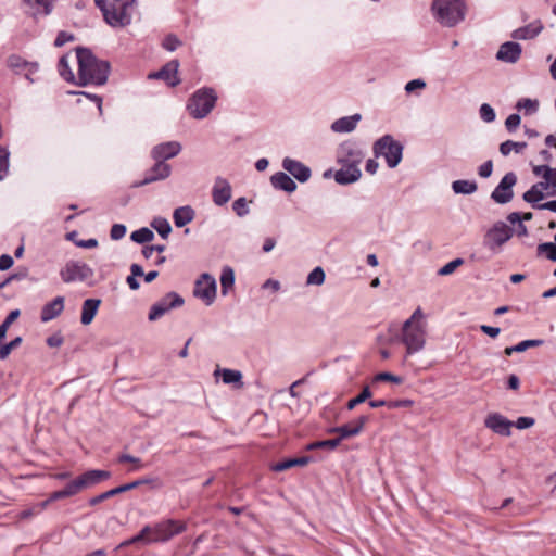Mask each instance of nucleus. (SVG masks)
Returning <instances> with one entry per match:
<instances>
[{"label":"nucleus","instance_id":"680f3d73","mask_svg":"<svg viewBox=\"0 0 556 556\" xmlns=\"http://www.w3.org/2000/svg\"><path fill=\"white\" fill-rule=\"evenodd\" d=\"M493 172V163L492 161H486L481 164L478 168V174L482 178H489Z\"/></svg>","mask_w":556,"mask_h":556},{"label":"nucleus","instance_id":"f257e3e1","mask_svg":"<svg viewBox=\"0 0 556 556\" xmlns=\"http://www.w3.org/2000/svg\"><path fill=\"white\" fill-rule=\"evenodd\" d=\"M186 529L187 525L184 521L163 519L154 525H146L138 534L123 541L117 548L127 547L138 543L143 545L166 543L174 536L185 532Z\"/></svg>","mask_w":556,"mask_h":556},{"label":"nucleus","instance_id":"0e129e2a","mask_svg":"<svg viewBox=\"0 0 556 556\" xmlns=\"http://www.w3.org/2000/svg\"><path fill=\"white\" fill-rule=\"evenodd\" d=\"M426 87V83L425 80L422 79H413L410 81H408L406 85H405V91L410 93L417 89H424Z\"/></svg>","mask_w":556,"mask_h":556},{"label":"nucleus","instance_id":"473e14b6","mask_svg":"<svg viewBox=\"0 0 556 556\" xmlns=\"http://www.w3.org/2000/svg\"><path fill=\"white\" fill-rule=\"evenodd\" d=\"M312 462V458L309 456H302V457H295V458H290V459H286L283 462H279L277 464H275L273 466V470L275 471H285L291 467H294V466H306L307 464H309Z\"/></svg>","mask_w":556,"mask_h":556},{"label":"nucleus","instance_id":"49530a36","mask_svg":"<svg viewBox=\"0 0 556 556\" xmlns=\"http://www.w3.org/2000/svg\"><path fill=\"white\" fill-rule=\"evenodd\" d=\"M9 151L5 148L0 147V181L7 176L9 172Z\"/></svg>","mask_w":556,"mask_h":556},{"label":"nucleus","instance_id":"3c124183","mask_svg":"<svg viewBox=\"0 0 556 556\" xmlns=\"http://www.w3.org/2000/svg\"><path fill=\"white\" fill-rule=\"evenodd\" d=\"M543 344V340L540 339H530V340H523L516 344L517 353H521L527 351L530 348H536L541 346Z\"/></svg>","mask_w":556,"mask_h":556},{"label":"nucleus","instance_id":"0eeeda50","mask_svg":"<svg viewBox=\"0 0 556 556\" xmlns=\"http://www.w3.org/2000/svg\"><path fill=\"white\" fill-rule=\"evenodd\" d=\"M217 94L212 88H201L190 98L187 109L195 119L206 117L214 109Z\"/></svg>","mask_w":556,"mask_h":556},{"label":"nucleus","instance_id":"de8ad7c7","mask_svg":"<svg viewBox=\"0 0 556 556\" xmlns=\"http://www.w3.org/2000/svg\"><path fill=\"white\" fill-rule=\"evenodd\" d=\"M463 264H464V260L463 258H459V257L455 258V260L448 262L447 264H445L444 266H442L439 269L438 274L440 276L451 275V274H453L456 270V268H458Z\"/></svg>","mask_w":556,"mask_h":556},{"label":"nucleus","instance_id":"6e6552de","mask_svg":"<svg viewBox=\"0 0 556 556\" xmlns=\"http://www.w3.org/2000/svg\"><path fill=\"white\" fill-rule=\"evenodd\" d=\"M184 299L176 292H168L160 301L154 303L149 312L148 319L156 321L173 308L182 306Z\"/></svg>","mask_w":556,"mask_h":556},{"label":"nucleus","instance_id":"79ce46f5","mask_svg":"<svg viewBox=\"0 0 556 556\" xmlns=\"http://www.w3.org/2000/svg\"><path fill=\"white\" fill-rule=\"evenodd\" d=\"M340 439H330V440H324V441H316L307 445V450H316V448H328V450H334L340 444Z\"/></svg>","mask_w":556,"mask_h":556},{"label":"nucleus","instance_id":"7ed1b4c3","mask_svg":"<svg viewBox=\"0 0 556 556\" xmlns=\"http://www.w3.org/2000/svg\"><path fill=\"white\" fill-rule=\"evenodd\" d=\"M104 21L112 27H125L137 11L136 0H94Z\"/></svg>","mask_w":556,"mask_h":556},{"label":"nucleus","instance_id":"e2e57ef3","mask_svg":"<svg viewBox=\"0 0 556 556\" xmlns=\"http://www.w3.org/2000/svg\"><path fill=\"white\" fill-rule=\"evenodd\" d=\"M74 36L72 34H68L66 31H60L59 35L55 38L54 46L55 47H62L66 42L73 41Z\"/></svg>","mask_w":556,"mask_h":556},{"label":"nucleus","instance_id":"a878e982","mask_svg":"<svg viewBox=\"0 0 556 556\" xmlns=\"http://www.w3.org/2000/svg\"><path fill=\"white\" fill-rule=\"evenodd\" d=\"M361 119L362 115L359 113L341 117L331 124V130L339 134L351 132L356 128Z\"/></svg>","mask_w":556,"mask_h":556},{"label":"nucleus","instance_id":"b1692460","mask_svg":"<svg viewBox=\"0 0 556 556\" xmlns=\"http://www.w3.org/2000/svg\"><path fill=\"white\" fill-rule=\"evenodd\" d=\"M219 376L225 384H231L237 389H241L243 387V376L240 370L217 367L214 371V377L217 378Z\"/></svg>","mask_w":556,"mask_h":556},{"label":"nucleus","instance_id":"2eb2a0df","mask_svg":"<svg viewBox=\"0 0 556 556\" xmlns=\"http://www.w3.org/2000/svg\"><path fill=\"white\" fill-rule=\"evenodd\" d=\"M484 426L491 429L496 434L509 437L511 433L510 429L514 426V422L498 413H491L486 416L484 420Z\"/></svg>","mask_w":556,"mask_h":556},{"label":"nucleus","instance_id":"f8f14e48","mask_svg":"<svg viewBox=\"0 0 556 556\" xmlns=\"http://www.w3.org/2000/svg\"><path fill=\"white\" fill-rule=\"evenodd\" d=\"M517 182V176L515 173H507L497 187L493 190L491 198L498 204H506L511 201L514 197L513 187Z\"/></svg>","mask_w":556,"mask_h":556},{"label":"nucleus","instance_id":"9b49d317","mask_svg":"<svg viewBox=\"0 0 556 556\" xmlns=\"http://www.w3.org/2000/svg\"><path fill=\"white\" fill-rule=\"evenodd\" d=\"M216 280L210 274H202L195 281L193 294L206 305H211L216 298Z\"/></svg>","mask_w":556,"mask_h":556},{"label":"nucleus","instance_id":"603ef678","mask_svg":"<svg viewBox=\"0 0 556 556\" xmlns=\"http://www.w3.org/2000/svg\"><path fill=\"white\" fill-rule=\"evenodd\" d=\"M117 494L118 493L116 491V488L111 489V490H109L106 492H103V493H101V494H99L97 496L91 497L89 500V505L96 506V505L100 504L101 502H103V501H105V500H108V498H110V497H112L114 495H117Z\"/></svg>","mask_w":556,"mask_h":556},{"label":"nucleus","instance_id":"72a5a7b5","mask_svg":"<svg viewBox=\"0 0 556 556\" xmlns=\"http://www.w3.org/2000/svg\"><path fill=\"white\" fill-rule=\"evenodd\" d=\"M477 189L478 186L473 180L459 179L452 182V190L456 194H472Z\"/></svg>","mask_w":556,"mask_h":556},{"label":"nucleus","instance_id":"6e6d98bb","mask_svg":"<svg viewBox=\"0 0 556 556\" xmlns=\"http://www.w3.org/2000/svg\"><path fill=\"white\" fill-rule=\"evenodd\" d=\"M83 490V486L79 482V479L76 478L75 480L71 481L65 488H64V491H65V494L67 497L70 496H73L75 494H77L78 492H80Z\"/></svg>","mask_w":556,"mask_h":556},{"label":"nucleus","instance_id":"412c9836","mask_svg":"<svg viewBox=\"0 0 556 556\" xmlns=\"http://www.w3.org/2000/svg\"><path fill=\"white\" fill-rule=\"evenodd\" d=\"M179 63L174 60L165 64L159 72L149 74V78L163 79L168 86L174 87L179 84L177 77Z\"/></svg>","mask_w":556,"mask_h":556},{"label":"nucleus","instance_id":"4d7b16f0","mask_svg":"<svg viewBox=\"0 0 556 556\" xmlns=\"http://www.w3.org/2000/svg\"><path fill=\"white\" fill-rule=\"evenodd\" d=\"M520 122H521V118L518 114H510L505 121L506 129L509 132L515 131L518 128V126L520 125Z\"/></svg>","mask_w":556,"mask_h":556},{"label":"nucleus","instance_id":"ddd939ff","mask_svg":"<svg viewBox=\"0 0 556 556\" xmlns=\"http://www.w3.org/2000/svg\"><path fill=\"white\" fill-rule=\"evenodd\" d=\"M513 236L511 229L504 223L495 224L485 235L484 245L491 250L500 248Z\"/></svg>","mask_w":556,"mask_h":556},{"label":"nucleus","instance_id":"5fc2aeb1","mask_svg":"<svg viewBox=\"0 0 556 556\" xmlns=\"http://www.w3.org/2000/svg\"><path fill=\"white\" fill-rule=\"evenodd\" d=\"M180 45V40L174 35H168L163 40V47L167 51H175Z\"/></svg>","mask_w":556,"mask_h":556},{"label":"nucleus","instance_id":"39448f33","mask_svg":"<svg viewBox=\"0 0 556 556\" xmlns=\"http://www.w3.org/2000/svg\"><path fill=\"white\" fill-rule=\"evenodd\" d=\"M431 10L435 20L445 27H454L466 15L464 0H433Z\"/></svg>","mask_w":556,"mask_h":556},{"label":"nucleus","instance_id":"20e7f679","mask_svg":"<svg viewBox=\"0 0 556 556\" xmlns=\"http://www.w3.org/2000/svg\"><path fill=\"white\" fill-rule=\"evenodd\" d=\"M424 317L422 311L417 308L402 326V342L406 346L407 355L420 352L426 345L427 331Z\"/></svg>","mask_w":556,"mask_h":556},{"label":"nucleus","instance_id":"f03ea898","mask_svg":"<svg viewBox=\"0 0 556 556\" xmlns=\"http://www.w3.org/2000/svg\"><path fill=\"white\" fill-rule=\"evenodd\" d=\"M76 58L78 62L79 85H104L106 83L110 72V64L106 61L98 60L86 48H77Z\"/></svg>","mask_w":556,"mask_h":556},{"label":"nucleus","instance_id":"4468645a","mask_svg":"<svg viewBox=\"0 0 556 556\" xmlns=\"http://www.w3.org/2000/svg\"><path fill=\"white\" fill-rule=\"evenodd\" d=\"M155 164L144 173V178L135 184V187L146 186L155 181L164 180L172 174V166L166 162L154 160Z\"/></svg>","mask_w":556,"mask_h":556},{"label":"nucleus","instance_id":"9d476101","mask_svg":"<svg viewBox=\"0 0 556 556\" xmlns=\"http://www.w3.org/2000/svg\"><path fill=\"white\" fill-rule=\"evenodd\" d=\"M365 157L362 148L354 141L348 140L342 142L337 150L338 164L361 165Z\"/></svg>","mask_w":556,"mask_h":556},{"label":"nucleus","instance_id":"f3484780","mask_svg":"<svg viewBox=\"0 0 556 556\" xmlns=\"http://www.w3.org/2000/svg\"><path fill=\"white\" fill-rule=\"evenodd\" d=\"M367 421H368L367 416H359L358 418L354 419L353 421H351L346 425L331 428L329 430V432L338 433L339 434L338 439H340V442H341L343 439H348V438L355 437V435L359 434Z\"/></svg>","mask_w":556,"mask_h":556},{"label":"nucleus","instance_id":"c9c22d12","mask_svg":"<svg viewBox=\"0 0 556 556\" xmlns=\"http://www.w3.org/2000/svg\"><path fill=\"white\" fill-rule=\"evenodd\" d=\"M235 283V271L231 267H224L220 276L222 293L225 295Z\"/></svg>","mask_w":556,"mask_h":556},{"label":"nucleus","instance_id":"393cba45","mask_svg":"<svg viewBox=\"0 0 556 556\" xmlns=\"http://www.w3.org/2000/svg\"><path fill=\"white\" fill-rule=\"evenodd\" d=\"M543 30L541 21H534L523 27H519L511 33L515 40H528L536 37Z\"/></svg>","mask_w":556,"mask_h":556},{"label":"nucleus","instance_id":"c85d7f7f","mask_svg":"<svg viewBox=\"0 0 556 556\" xmlns=\"http://www.w3.org/2000/svg\"><path fill=\"white\" fill-rule=\"evenodd\" d=\"M195 212L190 205L177 207L173 213V219L176 227L181 228L194 219Z\"/></svg>","mask_w":556,"mask_h":556},{"label":"nucleus","instance_id":"7c9ffc66","mask_svg":"<svg viewBox=\"0 0 556 556\" xmlns=\"http://www.w3.org/2000/svg\"><path fill=\"white\" fill-rule=\"evenodd\" d=\"M548 188V184H543V182H538V184H534L528 191H526L522 195V199L532 204V206L534 207V205H539L538 202H540L541 200L544 199V190H546Z\"/></svg>","mask_w":556,"mask_h":556},{"label":"nucleus","instance_id":"4be33fe9","mask_svg":"<svg viewBox=\"0 0 556 556\" xmlns=\"http://www.w3.org/2000/svg\"><path fill=\"white\" fill-rule=\"evenodd\" d=\"M282 167L300 182H305L311 177L309 167H307L306 165L296 160L285 157L282 161Z\"/></svg>","mask_w":556,"mask_h":556},{"label":"nucleus","instance_id":"13d9d810","mask_svg":"<svg viewBox=\"0 0 556 556\" xmlns=\"http://www.w3.org/2000/svg\"><path fill=\"white\" fill-rule=\"evenodd\" d=\"M544 181L543 184H548V187L552 186L556 188V168L549 167L542 174Z\"/></svg>","mask_w":556,"mask_h":556},{"label":"nucleus","instance_id":"f704fd0d","mask_svg":"<svg viewBox=\"0 0 556 556\" xmlns=\"http://www.w3.org/2000/svg\"><path fill=\"white\" fill-rule=\"evenodd\" d=\"M527 147V142H516L513 140L504 141L500 144V152L503 156L509 155L511 151L521 153Z\"/></svg>","mask_w":556,"mask_h":556},{"label":"nucleus","instance_id":"8fccbe9b","mask_svg":"<svg viewBox=\"0 0 556 556\" xmlns=\"http://www.w3.org/2000/svg\"><path fill=\"white\" fill-rule=\"evenodd\" d=\"M479 113L481 119H483L486 123H492L496 117L494 109L488 103H483L480 106Z\"/></svg>","mask_w":556,"mask_h":556},{"label":"nucleus","instance_id":"1a4fd4ad","mask_svg":"<svg viewBox=\"0 0 556 556\" xmlns=\"http://www.w3.org/2000/svg\"><path fill=\"white\" fill-rule=\"evenodd\" d=\"M64 282L86 281L93 277L92 268L86 263L71 261L60 273Z\"/></svg>","mask_w":556,"mask_h":556},{"label":"nucleus","instance_id":"a18cd8bd","mask_svg":"<svg viewBox=\"0 0 556 556\" xmlns=\"http://www.w3.org/2000/svg\"><path fill=\"white\" fill-rule=\"evenodd\" d=\"M232 210L233 212L239 216L243 217L249 214L250 210L248 206V201L244 197H241L233 201L232 203Z\"/></svg>","mask_w":556,"mask_h":556},{"label":"nucleus","instance_id":"aec40b11","mask_svg":"<svg viewBox=\"0 0 556 556\" xmlns=\"http://www.w3.org/2000/svg\"><path fill=\"white\" fill-rule=\"evenodd\" d=\"M340 165V169H338L333 175L336 182L339 185H350L356 182L361 178L362 172L358 165L349 163Z\"/></svg>","mask_w":556,"mask_h":556},{"label":"nucleus","instance_id":"ea45409f","mask_svg":"<svg viewBox=\"0 0 556 556\" xmlns=\"http://www.w3.org/2000/svg\"><path fill=\"white\" fill-rule=\"evenodd\" d=\"M325 271L321 267H315L307 276L306 283L309 286H321L325 282Z\"/></svg>","mask_w":556,"mask_h":556},{"label":"nucleus","instance_id":"a19ab883","mask_svg":"<svg viewBox=\"0 0 556 556\" xmlns=\"http://www.w3.org/2000/svg\"><path fill=\"white\" fill-rule=\"evenodd\" d=\"M538 254H545L547 260L556 262V244L554 242L540 243Z\"/></svg>","mask_w":556,"mask_h":556},{"label":"nucleus","instance_id":"338daca9","mask_svg":"<svg viewBox=\"0 0 556 556\" xmlns=\"http://www.w3.org/2000/svg\"><path fill=\"white\" fill-rule=\"evenodd\" d=\"M64 497H67L65 494L64 489L53 492L49 498L40 504L41 509H45L47 505L53 501L62 500Z\"/></svg>","mask_w":556,"mask_h":556},{"label":"nucleus","instance_id":"052dcab7","mask_svg":"<svg viewBox=\"0 0 556 556\" xmlns=\"http://www.w3.org/2000/svg\"><path fill=\"white\" fill-rule=\"evenodd\" d=\"M377 381H390L394 383H401L403 379L390 372H380L375 377Z\"/></svg>","mask_w":556,"mask_h":556},{"label":"nucleus","instance_id":"2f4dec72","mask_svg":"<svg viewBox=\"0 0 556 556\" xmlns=\"http://www.w3.org/2000/svg\"><path fill=\"white\" fill-rule=\"evenodd\" d=\"M54 1L55 0H25V2L30 7L31 14L34 16L50 14Z\"/></svg>","mask_w":556,"mask_h":556},{"label":"nucleus","instance_id":"c756f323","mask_svg":"<svg viewBox=\"0 0 556 556\" xmlns=\"http://www.w3.org/2000/svg\"><path fill=\"white\" fill-rule=\"evenodd\" d=\"M270 182L274 188L286 192H293L296 189L294 180L286 173L279 172L271 176Z\"/></svg>","mask_w":556,"mask_h":556},{"label":"nucleus","instance_id":"bf43d9fd","mask_svg":"<svg viewBox=\"0 0 556 556\" xmlns=\"http://www.w3.org/2000/svg\"><path fill=\"white\" fill-rule=\"evenodd\" d=\"M119 463H131L135 465L134 470L141 469L143 467L141 460L137 457H134L129 454H122L118 458Z\"/></svg>","mask_w":556,"mask_h":556},{"label":"nucleus","instance_id":"6ab92c4d","mask_svg":"<svg viewBox=\"0 0 556 556\" xmlns=\"http://www.w3.org/2000/svg\"><path fill=\"white\" fill-rule=\"evenodd\" d=\"M181 151V144L177 141H168L160 143L151 150V157L165 162L178 155Z\"/></svg>","mask_w":556,"mask_h":556},{"label":"nucleus","instance_id":"37998d69","mask_svg":"<svg viewBox=\"0 0 556 556\" xmlns=\"http://www.w3.org/2000/svg\"><path fill=\"white\" fill-rule=\"evenodd\" d=\"M59 72L60 75L67 81L74 80V74L70 70L67 55H63L59 61Z\"/></svg>","mask_w":556,"mask_h":556},{"label":"nucleus","instance_id":"774afa93","mask_svg":"<svg viewBox=\"0 0 556 556\" xmlns=\"http://www.w3.org/2000/svg\"><path fill=\"white\" fill-rule=\"evenodd\" d=\"M535 420L532 417H519L515 422L518 429H528L534 425Z\"/></svg>","mask_w":556,"mask_h":556},{"label":"nucleus","instance_id":"cd10ccee","mask_svg":"<svg viewBox=\"0 0 556 556\" xmlns=\"http://www.w3.org/2000/svg\"><path fill=\"white\" fill-rule=\"evenodd\" d=\"M100 304L101 300L99 299H87L83 303L80 316V321L83 325L87 326L92 323L94 316L97 315Z\"/></svg>","mask_w":556,"mask_h":556},{"label":"nucleus","instance_id":"a211bd4d","mask_svg":"<svg viewBox=\"0 0 556 556\" xmlns=\"http://www.w3.org/2000/svg\"><path fill=\"white\" fill-rule=\"evenodd\" d=\"M521 46L515 41L502 43L496 52V59L504 63L515 64L521 56Z\"/></svg>","mask_w":556,"mask_h":556},{"label":"nucleus","instance_id":"c03bdc74","mask_svg":"<svg viewBox=\"0 0 556 556\" xmlns=\"http://www.w3.org/2000/svg\"><path fill=\"white\" fill-rule=\"evenodd\" d=\"M371 396V391L368 387H365L362 392L354 399L350 400L346 404L349 410L354 409L358 404L365 402Z\"/></svg>","mask_w":556,"mask_h":556},{"label":"nucleus","instance_id":"58836bf2","mask_svg":"<svg viewBox=\"0 0 556 556\" xmlns=\"http://www.w3.org/2000/svg\"><path fill=\"white\" fill-rule=\"evenodd\" d=\"M154 238V233L152 230H150L149 228L147 227H142L138 230H135L131 235H130V239L136 242V243H147V242H150L152 241Z\"/></svg>","mask_w":556,"mask_h":556},{"label":"nucleus","instance_id":"423d86ee","mask_svg":"<svg viewBox=\"0 0 556 556\" xmlns=\"http://www.w3.org/2000/svg\"><path fill=\"white\" fill-rule=\"evenodd\" d=\"M372 152L376 157H384L390 168H395L403 157V146L391 135H384L375 141Z\"/></svg>","mask_w":556,"mask_h":556},{"label":"nucleus","instance_id":"dca6fc26","mask_svg":"<svg viewBox=\"0 0 556 556\" xmlns=\"http://www.w3.org/2000/svg\"><path fill=\"white\" fill-rule=\"evenodd\" d=\"M232 195V189L227 179L217 177L212 188V200L215 205H225Z\"/></svg>","mask_w":556,"mask_h":556},{"label":"nucleus","instance_id":"69168bd1","mask_svg":"<svg viewBox=\"0 0 556 556\" xmlns=\"http://www.w3.org/2000/svg\"><path fill=\"white\" fill-rule=\"evenodd\" d=\"M20 309H14L9 313L4 321L1 324L2 328L8 331L9 327L20 317Z\"/></svg>","mask_w":556,"mask_h":556},{"label":"nucleus","instance_id":"864d4df0","mask_svg":"<svg viewBox=\"0 0 556 556\" xmlns=\"http://www.w3.org/2000/svg\"><path fill=\"white\" fill-rule=\"evenodd\" d=\"M127 228L123 224H114L110 231V237L112 240H121L125 237Z\"/></svg>","mask_w":556,"mask_h":556},{"label":"nucleus","instance_id":"5701e85b","mask_svg":"<svg viewBox=\"0 0 556 556\" xmlns=\"http://www.w3.org/2000/svg\"><path fill=\"white\" fill-rule=\"evenodd\" d=\"M64 309V298L56 296L51 302L45 304L41 308L40 319L42 323H48L56 318Z\"/></svg>","mask_w":556,"mask_h":556},{"label":"nucleus","instance_id":"e433bc0d","mask_svg":"<svg viewBox=\"0 0 556 556\" xmlns=\"http://www.w3.org/2000/svg\"><path fill=\"white\" fill-rule=\"evenodd\" d=\"M540 103L536 99L522 98L517 104V110H525L526 115H532L538 112Z\"/></svg>","mask_w":556,"mask_h":556},{"label":"nucleus","instance_id":"09e8293b","mask_svg":"<svg viewBox=\"0 0 556 556\" xmlns=\"http://www.w3.org/2000/svg\"><path fill=\"white\" fill-rule=\"evenodd\" d=\"M21 343H22V338L21 337H16L11 342L2 345L0 348V359L8 358V356L12 352V350L16 349Z\"/></svg>","mask_w":556,"mask_h":556},{"label":"nucleus","instance_id":"bb28decb","mask_svg":"<svg viewBox=\"0 0 556 556\" xmlns=\"http://www.w3.org/2000/svg\"><path fill=\"white\" fill-rule=\"evenodd\" d=\"M111 477V473L106 470H89L78 477L83 489L90 488L98 484L102 480H106Z\"/></svg>","mask_w":556,"mask_h":556},{"label":"nucleus","instance_id":"4c0bfd02","mask_svg":"<svg viewBox=\"0 0 556 556\" xmlns=\"http://www.w3.org/2000/svg\"><path fill=\"white\" fill-rule=\"evenodd\" d=\"M151 226L159 232V235L166 239L172 232L169 222L164 217H156L152 220Z\"/></svg>","mask_w":556,"mask_h":556}]
</instances>
